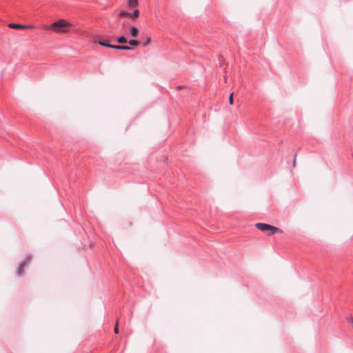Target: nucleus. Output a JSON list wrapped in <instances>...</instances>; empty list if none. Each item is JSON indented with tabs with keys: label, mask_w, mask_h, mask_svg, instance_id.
Listing matches in <instances>:
<instances>
[{
	"label": "nucleus",
	"mask_w": 353,
	"mask_h": 353,
	"mask_svg": "<svg viewBox=\"0 0 353 353\" xmlns=\"http://www.w3.org/2000/svg\"><path fill=\"white\" fill-rule=\"evenodd\" d=\"M68 26V23L66 21H65L63 19H60V20H58L57 21L53 23L50 26V29L54 30L57 32H65L66 28Z\"/></svg>",
	"instance_id": "nucleus-1"
},
{
	"label": "nucleus",
	"mask_w": 353,
	"mask_h": 353,
	"mask_svg": "<svg viewBox=\"0 0 353 353\" xmlns=\"http://www.w3.org/2000/svg\"><path fill=\"white\" fill-rule=\"evenodd\" d=\"M32 255L31 254H28L26 258L19 263L16 272V274L19 277H20L22 275V272L25 268L26 263L28 261H30L32 259Z\"/></svg>",
	"instance_id": "nucleus-2"
},
{
	"label": "nucleus",
	"mask_w": 353,
	"mask_h": 353,
	"mask_svg": "<svg viewBox=\"0 0 353 353\" xmlns=\"http://www.w3.org/2000/svg\"><path fill=\"white\" fill-rule=\"evenodd\" d=\"M8 27L13 29H27L32 28V25H23L19 23H11L8 24Z\"/></svg>",
	"instance_id": "nucleus-3"
},
{
	"label": "nucleus",
	"mask_w": 353,
	"mask_h": 353,
	"mask_svg": "<svg viewBox=\"0 0 353 353\" xmlns=\"http://www.w3.org/2000/svg\"><path fill=\"white\" fill-rule=\"evenodd\" d=\"M269 224L263 223H257L255 224L256 228L263 232L268 231L270 228Z\"/></svg>",
	"instance_id": "nucleus-4"
},
{
	"label": "nucleus",
	"mask_w": 353,
	"mask_h": 353,
	"mask_svg": "<svg viewBox=\"0 0 353 353\" xmlns=\"http://www.w3.org/2000/svg\"><path fill=\"white\" fill-rule=\"evenodd\" d=\"M97 43L102 46H104V47H107V48H110V41L108 39H103V38H99L97 41Z\"/></svg>",
	"instance_id": "nucleus-5"
},
{
	"label": "nucleus",
	"mask_w": 353,
	"mask_h": 353,
	"mask_svg": "<svg viewBox=\"0 0 353 353\" xmlns=\"http://www.w3.org/2000/svg\"><path fill=\"white\" fill-rule=\"evenodd\" d=\"M268 232V235H272L276 232H282L281 230H280L279 228L271 225H270L269 230Z\"/></svg>",
	"instance_id": "nucleus-6"
},
{
	"label": "nucleus",
	"mask_w": 353,
	"mask_h": 353,
	"mask_svg": "<svg viewBox=\"0 0 353 353\" xmlns=\"http://www.w3.org/2000/svg\"><path fill=\"white\" fill-rule=\"evenodd\" d=\"M139 30L135 26H132L130 29V34L133 37H137L139 34Z\"/></svg>",
	"instance_id": "nucleus-7"
},
{
	"label": "nucleus",
	"mask_w": 353,
	"mask_h": 353,
	"mask_svg": "<svg viewBox=\"0 0 353 353\" xmlns=\"http://www.w3.org/2000/svg\"><path fill=\"white\" fill-rule=\"evenodd\" d=\"M117 41L121 45L128 43V40L124 35H121L117 37Z\"/></svg>",
	"instance_id": "nucleus-8"
},
{
	"label": "nucleus",
	"mask_w": 353,
	"mask_h": 353,
	"mask_svg": "<svg viewBox=\"0 0 353 353\" xmlns=\"http://www.w3.org/2000/svg\"><path fill=\"white\" fill-rule=\"evenodd\" d=\"M128 4L130 8L138 6V0H128Z\"/></svg>",
	"instance_id": "nucleus-9"
},
{
	"label": "nucleus",
	"mask_w": 353,
	"mask_h": 353,
	"mask_svg": "<svg viewBox=\"0 0 353 353\" xmlns=\"http://www.w3.org/2000/svg\"><path fill=\"white\" fill-rule=\"evenodd\" d=\"M119 17H130V18L132 17V14L130 12L124 11V10L120 12L119 14Z\"/></svg>",
	"instance_id": "nucleus-10"
},
{
	"label": "nucleus",
	"mask_w": 353,
	"mask_h": 353,
	"mask_svg": "<svg viewBox=\"0 0 353 353\" xmlns=\"http://www.w3.org/2000/svg\"><path fill=\"white\" fill-rule=\"evenodd\" d=\"M128 43L130 46H138L140 45V42L137 40V39H130L129 41H128Z\"/></svg>",
	"instance_id": "nucleus-11"
},
{
	"label": "nucleus",
	"mask_w": 353,
	"mask_h": 353,
	"mask_svg": "<svg viewBox=\"0 0 353 353\" xmlns=\"http://www.w3.org/2000/svg\"><path fill=\"white\" fill-rule=\"evenodd\" d=\"M131 14H132V17H131L132 19H137V18H138V17H139V10H137H137H134L133 11V12H132V13H131Z\"/></svg>",
	"instance_id": "nucleus-12"
},
{
	"label": "nucleus",
	"mask_w": 353,
	"mask_h": 353,
	"mask_svg": "<svg viewBox=\"0 0 353 353\" xmlns=\"http://www.w3.org/2000/svg\"><path fill=\"white\" fill-rule=\"evenodd\" d=\"M133 48L127 45H121V50H131Z\"/></svg>",
	"instance_id": "nucleus-13"
},
{
	"label": "nucleus",
	"mask_w": 353,
	"mask_h": 353,
	"mask_svg": "<svg viewBox=\"0 0 353 353\" xmlns=\"http://www.w3.org/2000/svg\"><path fill=\"white\" fill-rule=\"evenodd\" d=\"M121 45H115V44H110V48L116 49V50H121Z\"/></svg>",
	"instance_id": "nucleus-14"
},
{
	"label": "nucleus",
	"mask_w": 353,
	"mask_h": 353,
	"mask_svg": "<svg viewBox=\"0 0 353 353\" xmlns=\"http://www.w3.org/2000/svg\"><path fill=\"white\" fill-rule=\"evenodd\" d=\"M151 41L150 37H148L147 39L143 43V46L145 47L147 46Z\"/></svg>",
	"instance_id": "nucleus-15"
},
{
	"label": "nucleus",
	"mask_w": 353,
	"mask_h": 353,
	"mask_svg": "<svg viewBox=\"0 0 353 353\" xmlns=\"http://www.w3.org/2000/svg\"><path fill=\"white\" fill-rule=\"evenodd\" d=\"M230 104H233V93H231L229 97Z\"/></svg>",
	"instance_id": "nucleus-16"
},
{
	"label": "nucleus",
	"mask_w": 353,
	"mask_h": 353,
	"mask_svg": "<svg viewBox=\"0 0 353 353\" xmlns=\"http://www.w3.org/2000/svg\"><path fill=\"white\" fill-rule=\"evenodd\" d=\"M296 153L294 154V159H293V162H292L293 168H294L296 166Z\"/></svg>",
	"instance_id": "nucleus-17"
},
{
	"label": "nucleus",
	"mask_w": 353,
	"mask_h": 353,
	"mask_svg": "<svg viewBox=\"0 0 353 353\" xmlns=\"http://www.w3.org/2000/svg\"><path fill=\"white\" fill-rule=\"evenodd\" d=\"M348 319V321H349L350 323H351L352 324H353V316H350L348 317V319Z\"/></svg>",
	"instance_id": "nucleus-18"
},
{
	"label": "nucleus",
	"mask_w": 353,
	"mask_h": 353,
	"mask_svg": "<svg viewBox=\"0 0 353 353\" xmlns=\"http://www.w3.org/2000/svg\"><path fill=\"white\" fill-rule=\"evenodd\" d=\"M114 332L116 334H118L119 333V328H118V325L117 324H116L115 327H114Z\"/></svg>",
	"instance_id": "nucleus-19"
}]
</instances>
